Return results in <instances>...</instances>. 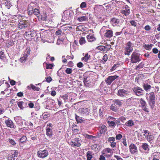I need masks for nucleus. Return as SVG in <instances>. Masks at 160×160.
<instances>
[{
	"label": "nucleus",
	"instance_id": "cd10ccee",
	"mask_svg": "<svg viewBox=\"0 0 160 160\" xmlns=\"http://www.w3.org/2000/svg\"><path fill=\"white\" fill-rule=\"evenodd\" d=\"M103 8L102 6L96 7L94 8L95 11H98L99 13H101L102 12V9Z\"/></svg>",
	"mask_w": 160,
	"mask_h": 160
},
{
	"label": "nucleus",
	"instance_id": "2eb2a0df",
	"mask_svg": "<svg viewBox=\"0 0 160 160\" xmlns=\"http://www.w3.org/2000/svg\"><path fill=\"white\" fill-rule=\"evenodd\" d=\"M81 113L83 116H86L89 113V110L88 108H84L82 109Z\"/></svg>",
	"mask_w": 160,
	"mask_h": 160
},
{
	"label": "nucleus",
	"instance_id": "0eeeda50",
	"mask_svg": "<svg viewBox=\"0 0 160 160\" xmlns=\"http://www.w3.org/2000/svg\"><path fill=\"white\" fill-rule=\"evenodd\" d=\"M117 94L118 96L123 98L126 97L129 95V93L128 92L127 90L122 89L119 90Z\"/></svg>",
	"mask_w": 160,
	"mask_h": 160
},
{
	"label": "nucleus",
	"instance_id": "39448f33",
	"mask_svg": "<svg viewBox=\"0 0 160 160\" xmlns=\"http://www.w3.org/2000/svg\"><path fill=\"white\" fill-rule=\"evenodd\" d=\"M149 95L150 100L149 104L151 108H153L155 103V95L153 92L150 93L149 94Z\"/></svg>",
	"mask_w": 160,
	"mask_h": 160
},
{
	"label": "nucleus",
	"instance_id": "dca6fc26",
	"mask_svg": "<svg viewBox=\"0 0 160 160\" xmlns=\"http://www.w3.org/2000/svg\"><path fill=\"white\" fill-rule=\"evenodd\" d=\"M5 123L7 127H9L11 128H14L13 122L11 120H6L5 121Z\"/></svg>",
	"mask_w": 160,
	"mask_h": 160
},
{
	"label": "nucleus",
	"instance_id": "864d4df0",
	"mask_svg": "<svg viewBox=\"0 0 160 160\" xmlns=\"http://www.w3.org/2000/svg\"><path fill=\"white\" fill-rule=\"evenodd\" d=\"M9 142L11 144L13 145H14L16 144V143H15L14 141L12 139H9Z\"/></svg>",
	"mask_w": 160,
	"mask_h": 160
},
{
	"label": "nucleus",
	"instance_id": "393cba45",
	"mask_svg": "<svg viewBox=\"0 0 160 160\" xmlns=\"http://www.w3.org/2000/svg\"><path fill=\"white\" fill-rule=\"evenodd\" d=\"M46 134L50 137H51L52 135V129L49 128H48L46 129Z\"/></svg>",
	"mask_w": 160,
	"mask_h": 160
},
{
	"label": "nucleus",
	"instance_id": "58836bf2",
	"mask_svg": "<svg viewBox=\"0 0 160 160\" xmlns=\"http://www.w3.org/2000/svg\"><path fill=\"white\" fill-rule=\"evenodd\" d=\"M79 43L81 45L85 43L86 42L85 39L83 37H81L79 41Z\"/></svg>",
	"mask_w": 160,
	"mask_h": 160
},
{
	"label": "nucleus",
	"instance_id": "603ef678",
	"mask_svg": "<svg viewBox=\"0 0 160 160\" xmlns=\"http://www.w3.org/2000/svg\"><path fill=\"white\" fill-rule=\"evenodd\" d=\"M102 154L104 155L107 158H109L110 157L112 156V154H110L109 153H102Z\"/></svg>",
	"mask_w": 160,
	"mask_h": 160
},
{
	"label": "nucleus",
	"instance_id": "c85d7f7f",
	"mask_svg": "<svg viewBox=\"0 0 160 160\" xmlns=\"http://www.w3.org/2000/svg\"><path fill=\"white\" fill-rule=\"evenodd\" d=\"M97 49L101 51L104 52L107 51L108 49L105 46H99L97 47Z\"/></svg>",
	"mask_w": 160,
	"mask_h": 160
},
{
	"label": "nucleus",
	"instance_id": "de8ad7c7",
	"mask_svg": "<svg viewBox=\"0 0 160 160\" xmlns=\"http://www.w3.org/2000/svg\"><path fill=\"white\" fill-rule=\"evenodd\" d=\"M130 23L131 24L132 26H134V27H136L137 25V22L135 21L132 20L130 22Z\"/></svg>",
	"mask_w": 160,
	"mask_h": 160
},
{
	"label": "nucleus",
	"instance_id": "4c0bfd02",
	"mask_svg": "<svg viewBox=\"0 0 160 160\" xmlns=\"http://www.w3.org/2000/svg\"><path fill=\"white\" fill-rule=\"evenodd\" d=\"M30 86H31V88H32V89L34 90L39 91L40 90V88L38 87H36L35 86L33 85L32 84H30Z\"/></svg>",
	"mask_w": 160,
	"mask_h": 160
},
{
	"label": "nucleus",
	"instance_id": "412c9836",
	"mask_svg": "<svg viewBox=\"0 0 160 160\" xmlns=\"http://www.w3.org/2000/svg\"><path fill=\"white\" fill-rule=\"evenodd\" d=\"M29 53H28L26 54L23 57H22L20 59V61L21 62H25V61L27 60V57H28Z\"/></svg>",
	"mask_w": 160,
	"mask_h": 160
},
{
	"label": "nucleus",
	"instance_id": "4d7b16f0",
	"mask_svg": "<svg viewBox=\"0 0 160 160\" xmlns=\"http://www.w3.org/2000/svg\"><path fill=\"white\" fill-rule=\"evenodd\" d=\"M108 59V56L107 55L105 54L103 57L102 60L103 61V62H105L107 61Z\"/></svg>",
	"mask_w": 160,
	"mask_h": 160
},
{
	"label": "nucleus",
	"instance_id": "79ce46f5",
	"mask_svg": "<svg viewBox=\"0 0 160 160\" xmlns=\"http://www.w3.org/2000/svg\"><path fill=\"white\" fill-rule=\"evenodd\" d=\"M99 113L100 116L102 117L103 116V108H100L99 110Z\"/></svg>",
	"mask_w": 160,
	"mask_h": 160
},
{
	"label": "nucleus",
	"instance_id": "1a4fd4ad",
	"mask_svg": "<svg viewBox=\"0 0 160 160\" xmlns=\"http://www.w3.org/2000/svg\"><path fill=\"white\" fill-rule=\"evenodd\" d=\"M48 154V152L47 150L43 151H39L38 152V155L40 158H43L47 157Z\"/></svg>",
	"mask_w": 160,
	"mask_h": 160
},
{
	"label": "nucleus",
	"instance_id": "c756f323",
	"mask_svg": "<svg viewBox=\"0 0 160 160\" xmlns=\"http://www.w3.org/2000/svg\"><path fill=\"white\" fill-rule=\"evenodd\" d=\"M117 106L114 103L112 104L110 107V109L112 111L116 112L117 110Z\"/></svg>",
	"mask_w": 160,
	"mask_h": 160
},
{
	"label": "nucleus",
	"instance_id": "3c124183",
	"mask_svg": "<svg viewBox=\"0 0 160 160\" xmlns=\"http://www.w3.org/2000/svg\"><path fill=\"white\" fill-rule=\"evenodd\" d=\"M53 65L52 64H47L46 68L47 69H52Z\"/></svg>",
	"mask_w": 160,
	"mask_h": 160
},
{
	"label": "nucleus",
	"instance_id": "72a5a7b5",
	"mask_svg": "<svg viewBox=\"0 0 160 160\" xmlns=\"http://www.w3.org/2000/svg\"><path fill=\"white\" fill-rule=\"evenodd\" d=\"M24 104V102L22 101L19 102H17V104L18 107L21 109H23L24 108V107L23 106Z\"/></svg>",
	"mask_w": 160,
	"mask_h": 160
},
{
	"label": "nucleus",
	"instance_id": "a19ab883",
	"mask_svg": "<svg viewBox=\"0 0 160 160\" xmlns=\"http://www.w3.org/2000/svg\"><path fill=\"white\" fill-rule=\"evenodd\" d=\"M152 46L153 45L152 44H151L150 45H145V48L147 50H150L152 48Z\"/></svg>",
	"mask_w": 160,
	"mask_h": 160
},
{
	"label": "nucleus",
	"instance_id": "f257e3e1",
	"mask_svg": "<svg viewBox=\"0 0 160 160\" xmlns=\"http://www.w3.org/2000/svg\"><path fill=\"white\" fill-rule=\"evenodd\" d=\"M109 27L103 26L100 30V32H103L104 36L107 38H110L113 36V32L111 30L109 29Z\"/></svg>",
	"mask_w": 160,
	"mask_h": 160
},
{
	"label": "nucleus",
	"instance_id": "20e7f679",
	"mask_svg": "<svg viewBox=\"0 0 160 160\" xmlns=\"http://www.w3.org/2000/svg\"><path fill=\"white\" fill-rule=\"evenodd\" d=\"M141 60L140 54L134 52L131 57V61L132 63H136L139 62Z\"/></svg>",
	"mask_w": 160,
	"mask_h": 160
},
{
	"label": "nucleus",
	"instance_id": "6ab92c4d",
	"mask_svg": "<svg viewBox=\"0 0 160 160\" xmlns=\"http://www.w3.org/2000/svg\"><path fill=\"white\" fill-rule=\"evenodd\" d=\"M143 87L144 89L147 92L150 91V90L151 88V86L148 83H144Z\"/></svg>",
	"mask_w": 160,
	"mask_h": 160
},
{
	"label": "nucleus",
	"instance_id": "f704fd0d",
	"mask_svg": "<svg viewBox=\"0 0 160 160\" xmlns=\"http://www.w3.org/2000/svg\"><path fill=\"white\" fill-rule=\"evenodd\" d=\"M152 156H153V159L152 160H159L156 157L157 156H160V153L158 152H155L153 153L152 154Z\"/></svg>",
	"mask_w": 160,
	"mask_h": 160
},
{
	"label": "nucleus",
	"instance_id": "f03ea898",
	"mask_svg": "<svg viewBox=\"0 0 160 160\" xmlns=\"http://www.w3.org/2000/svg\"><path fill=\"white\" fill-rule=\"evenodd\" d=\"M133 44L131 41H129L126 43L125 47L124 54L125 55L128 56L130 55V53L133 51Z\"/></svg>",
	"mask_w": 160,
	"mask_h": 160
},
{
	"label": "nucleus",
	"instance_id": "4468645a",
	"mask_svg": "<svg viewBox=\"0 0 160 160\" xmlns=\"http://www.w3.org/2000/svg\"><path fill=\"white\" fill-rule=\"evenodd\" d=\"M130 152L132 154H134L138 152L137 147L133 144H131L129 146Z\"/></svg>",
	"mask_w": 160,
	"mask_h": 160
},
{
	"label": "nucleus",
	"instance_id": "e2e57ef3",
	"mask_svg": "<svg viewBox=\"0 0 160 160\" xmlns=\"http://www.w3.org/2000/svg\"><path fill=\"white\" fill-rule=\"evenodd\" d=\"M28 105L30 108H33L34 104L32 102H30Z\"/></svg>",
	"mask_w": 160,
	"mask_h": 160
},
{
	"label": "nucleus",
	"instance_id": "13d9d810",
	"mask_svg": "<svg viewBox=\"0 0 160 160\" xmlns=\"http://www.w3.org/2000/svg\"><path fill=\"white\" fill-rule=\"evenodd\" d=\"M52 80L51 77H48L46 78V81L48 82H50Z\"/></svg>",
	"mask_w": 160,
	"mask_h": 160
},
{
	"label": "nucleus",
	"instance_id": "5701e85b",
	"mask_svg": "<svg viewBox=\"0 0 160 160\" xmlns=\"http://www.w3.org/2000/svg\"><path fill=\"white\" fill-rule=\"evenodd\" d=\"M121 101L119 99H115L113 102L116 106L118 105L117 107H120L122 104V102H121Z\"/></svg>",
	"mask_w": 160,
	"mask_h": 160
},
{
	"label": "nucleus",
	"instance_id": "052dcab7",
	"mask_svg": "<svg viewBox=\"0 0 160 160\" xmlns=\"http://www.w3.org/2000/svg\"><path fill=\"white\" fill-rule=\"evenodd\" d=\"M26 137L25 136L22 137V138H21L20 139V142H24V141L26 140Z\"/></svg>",
	"mask_w": 160,
	"mask_h": 160
},
{
	"label": "nucleus",
	"instance_id": "49530a36",
	"mask_svg": "<svg viewBox=\"0 0 160 160\" xmlns=\"http://www.w3.org/2000/svg\"><path fill=\"white\" fill-rule=\"evenodd\" d=\"M108 122L110 126L114 127L115 126V123L113 121H108Z\"/></svg>",
	"mask_w": 160,
	"mask_h": 160
},
{
	"label": "nucleus",
	"instance_id": "c03bdc74",
	"mask_svg": "<svg viewBox=\"0 0 160 160\" xmlns=\"http://www.w3.org/2000/svg\"><path fill=\"white\" fill-rule=\"evenodd\" d=\"M140 103L141 104L142 107L144 106L145 105H146V102L142 98L140 99Z\"/></svg>",
	"mask_w": 160,
	"mask_h": 160
},
{
	"label": "nucleus",
	"instance_id": "a18cd8bd",
	"mask_svg": "<svg viewBox=\"0 0 160 160\" xmlns=\"http://www.w3.org/2000/svg\"><path fill=\"white\" fill-rule=\"evenodd\" d=\"M143 67V64L142 63H140L136 68V69L139 70L140 68H142Z\"/></svg>",
	"mask_w": 160,
	"mask_h": 160
},
{
	"label": "nucleus",
	"instance_id": "9b49d317",
	"mask_svg": "<svg viewBox=\"0 0 160 160\" xmlns=\"http://www.w3.org/2000/svg\"><path fill=\"white\" fill-rule=\"evenodd\" d=\"M118 77V76L117 75L109 76L105 80V82L108 85H110L114 80L117 78Z\"/></svg>",
	"mask_w": 160,
	"mask_h": 160
},
{
	"label": "nucleus",
	"instance_id": "a211bd4d",
	"mask_svg": "<svg viewBox=\"0 0 160 160\" xmlns=\"http://www.w3.org/2000/svg\"><path fill=\"white\" fill-rule=\"evenodd\" d=\"M87 38L89 42H92L96 40V38L94 35L89 34L87 36Z\"/></svg>",
	"mask_w": 160,
	"mask_h": 160
},
{
	"label": "nucleus",
	"instance_id": "69168bd1",
	"mask_svg": "<svg viewBox=\"0 0 160 160\" xmlns=\"http://www.w3.org/2000/svg\"><path fill=\"white\" fill-rule=\"evenodd\" d=\"M86 137L88 139H92L93 138H94V136H93L89 135L88 134L86 135Z\"/></svg>",
	"mask_w": 160,
	"mask_h": 160
},
{
	"label": "nucleus",
	"instance_id": "7c9ffc66",
	"mask_svg": "<svg viewBox=\"0 0 160 160\" xmlns=\"http://www.w3.org/2000/svg\"><path fill=\"white\" fill-rule=\"evenodd\" d=\"M75 118L78 123H81L83 122L82 118L77 116L76 114H75Z\"/></svg>",
	"mask_w": 160,
	"mask_h": 160
},
{
	"label": "nucleus",
	"instance_id": "4be33fe9",
	"mask_svg": "<svg viewBox=\"0 0 160 160\" xmlns=\"http://www.w3.org/2000/svg\"><path fill=\"white\" fill-rule=\"evenodd\" d=\"M134 122L132 120H130L125 123V125L128 127H131L134 125Z\"/></svg>",
	"mask_w": 160,
	"mask_h": 160
},
{
	"label": "nucleus",
	"instance_id": "338daca9",
	"mask_svg": "<svg viewBox=\"0 0 160 160\" xmlns=\"http://www.w3.org/2000/svg\"><path fill=\"white\" fill-rule=\"evenodd\" d=\"M62 33V31L61 30L59 29L56 32L55 34L56 35H60Z\"/></svg>",
	"mask_w": 160,
	"mask_h": 160
},
{
	"label": "nucleus",
	"instance_id": "0e129e2a",
	"mask_svg": "<svg viewBox=\"0 0 160 160\" xmlns=\"http://www.w3.org/2000/svg\"><path fill=\"white\" fill-rule=\"evenodd\" d=\"M116 142H112L111 143L110 146L113 148H115L116 147Z\"/></svg>",
	"mask_w": 160,
	"mask_h": 160
},
{
	"label": "nucleus",
	"instance_id": "c9c22d12",
	"mask_svg": "<svg viewBox=\"0 0 160 160\" xmlns=\"http://www.w3.org/2000/svg\"><path fill=\"white\" fill-rule=\"evenodd\" d=\"M0 58L2 60H5L6 58L4 52L2 51H0Z\"/></svg>",
	"mask_w": 160,
	"mask_h": 160
},
{
	"label": "nucleus",
	"instance_id": "37998d69",
	"mask_svg": "<svg viewBox=\"0 0 160 160\" xmlns=\"http://www.w3.org/2000/svg\"><path fill=\"white\" fill-rule=\"evenodd\" d=\"M72 70L71 68H67L65 70V72L68 74H70L72 73Z\"/></svg>",
	"mask_w": 160,
	"mask_h": 160
},
{
	"label": "nucleus",
	"instance_id": "423d86ee",
	"mask_svg": "<svg viewBox=\"0 0 160 160\" xmlns=\"http://www.w3.org/2000/svg\"><path fill=\"white\" fill-rule=\"evenodd\" d=\"M132 90L134 92L135 94L138 96H140L142 95L143 90L142 88L138 86L134 87L132 88Z\"/></svg>",
	"mask_w": 160,
	"mask_h": 160
},
{
	"label": "nucleus",
	"instance_id": "6e6552de",
	"mask_svg": "<svg viewBox=\"0 0 160 160\" xmlns=\"http://www.w3.org/2000/svg\"><path fill=\"white\" fill-rule=\"evenodd\" d=\"M121 13L125 16L128 15L130 13V8L127 5L123 6L121 10Z\"/></svg>",
	"mask_w": 160,
	"mask_h": 160
},
{
	"label": "nucleus",
	"instance_id": "2f4dec72",
	"mask_svg": "<svg viewBox=\"0 0 160 160\" xmlns=\"http://www.w3.org/2000/svg\"><path fill=\"white\" fill-rule=\"evenodd\" d=\"M87 19V18L85 16H83L80 17H78L77 20L79 22H82L85 21Z\"/></svg>",
	"mask_w": 160,
	"mask_h": 160
},
{
	"label": "nucleus",
	"instance_id": "6e6d98bb",
	"mask_svg": "<svg viewBox=\"0 0 160 160\" xmlns=\"http://www.w3.org/2000/svg\"><path fill=\"white\" fill-rule=\"evenodd\" d=\"M152 52L154 54H157L158 52V51L157 48H154L152 49Z\"/></svg>",
	"mask_w": 160,
	"mask_h": 160
},
{
	"label": "nucleus",
	"instance_id": "e433bc0d",
	"mask_svg": "<svg viewBox=\"0 0 160 160\" xmlns=\"http://www.w3.org/2000/svg\"><path fill=\"white\" fill-rule=\"evenodd\" d=\"M90 57V55H88V54L87 53L85 55V56L83 57L82 58V60H84V61L86 62L87 61L88 59V58Z\"/></svg>",
	"mask_w": 160,
	"mask_h": 160
},
{
	"label": "nucleus",
	"instance_id": "a878e982",
	"mask_svg": "<svg viewBox=\"0 0 160 160\" xmlns=\"http://www.w3.org/2000/svg\"><path fill=\"white\" fill-rule=\"evenodd\" d=\"M18 156V152L15 151L14 153L7 158L8 160H12V158L14 157H16Z\"/></svg>",
	"mask_w": 160,
	"mask_h": 160
},
{
	"label": "nucleus",
	"instance_id": "8fccbe9b",
	"mask_svg": "<svg viewBox=\"0 0 160 160\" xmlns=\"http://www.w3.org/2000/svg\"><path fill=\"white\" fill-rule=\"evenodd\" d=\"M142 108L143 110L146 112H149V110L148 108L146 107V105H145L144 106L142 107Z\"/></svg>",
	"mask_w": 160,
	"mask_h": 160
},
{
	"label": "nucleus",
	"instance_id": "774afa93",
	"mask_svg": "<svg viewBox=\"0 0 160 160\" xmlns=\"http://www.w3.org/2000/svg\"><path fill=\"white\" fill-rule=\"evenodd\" d=\"M99 160H105V158L104 156L101 155L100 156Z\"/></svg>",
	"mask_w": 160,
	"mask_h": 160
},
{
	"label": "nucleus",
	"instance_id": "473e14b6",
	"mask_svg": "<svg viewBox=\"0 0 160 160\" xmlns=\"http://www.w3.org/2000/svg\"><path fill=\"white\" fill-rule=\"evenodd\" d=\"M107 130V127L105 125L102 126L101 127L100 133L102 134L104 133Z\"/></svg>",
	"mask_w": 160,
	"mask_h": 160
},
{
	"label": "nucleus",
	"instance_id": "7ed1b4c3",
	"mask_svg": "<svg viewBox=\"0 0 160 160\" xmlns=\"http://www.w3.org/2000/svg\"><path fill=\"white\" fill-rule=\"evenodd\" d=\"M32 4L30 3L29 5L28 9V11L29 15H31L33 13L34 15H36L38 18H41V15H40L38 9H35L34 10L32 8Z\"/></svg>",
	"mask_w": 160,
	"mask_h": 160
},
{
	"label": "nucleus",
	"instance_id": "ea45409f",
	"mask_svg": "<svg viewBox=\"0 0 160 160\" xmlns=\"http://www.w3.org/2000/svg\"><path fill=\"white\" fill-rule=\"evenodd\" d=\"M115 140V138L113 137H109L108 139V141L111 143L112 142H114Z\"/></svg>",
	"mask_w": 160,
	"mask_h": 160
},
{
	"label": "nucleus",
	"instance_id": "ddd939ff",
	"mask_svg": "<svg viewBox=\"0 0 160 160\" xmlns=\"http://www.w3.org/2000/svg\"><path fill=\"white\" fill-rule=\"evenodd\" d=\"M79 141V138H76L73 141H72L70 142V144L72 146L79 147L81 146V144L78 142Z\"/></svg>",
	"mask_w": 160,
	"mask_h": 160
},
{
	"label": "nucleus",
	"instance_id": "bf43d9fd",
	"mask_svg": "<svg viewBox=\"0 0 160 160\" xmlns=\"http://www.w3.org/2000/svg\"><path fill=\"white\" fill-rule=\"evenodd\" d=\"M151 29V27L148 25L144 27V29L147 31H149Z\"/></svg>",
	"mask_w": 160,
	"mask_h": 160
},
{
	"label": "nucleus",
	"instance_id": "680f3d73",
	"mask_svg": "<svg viewBox=\"0 0 160 160\" xmlns=\"http://www.w3.org/2000/svg\"><path fill=\"white\" fill-rule=\"evenodd\" d=\"M62 98L64 99L65 102H66V101L68 99V96L66 94L63 95Z\"/></svg>",
	"mask_w": 160,
	"mask_h": 160
},
{
	"label": "nucleus",
	"instance_id": "f3484780",
	"mask_svg": "<svg viewBox=\"0 0 160 160\" xmlns=\"http://www.w3.org/2000/svg\"><path fill=\"white\" fill-rule=\"evenodd\" d=\"M143 136L145 137L147 140L149 142L152 141L154 138V137L151 134V133L148 134L147 135H145V134H143Z\"/></svg>",
	"mask_w": 160,
	"mask_h": 160
},
{
	"label": "nucleus",
	"instance_id": "9d476101",
	"mask_svg": "<svg viewBox=\"0 0 160 160\" xmlns=\"http://www.w3.org/2000/svg\"><path fill=\"white\" fill-rule=\"evenodd\" d=\"M19 28L20 29H23L28 27L29 24L26 21L24 20H19Z\"/></svg>",
	"mask_w": 160,
	"mask_h": 160
},
{
	"label": "nucleus",
	"instance_id": "aec40b11",
	"mask_svg": "<svg viewBox=\"0 0 160 160\" xmlns=\"http://www.w3.org/2000/svg\"><path fill=\"white\" fill-rule=\"evenodd\" d=\"M102 153H109L112 154L113 152L112 149L109 148H107L104 149L102 151Z\"/></svg>",
	"mask_w": 160,
	"mask_h": 160
},
{
	"label": "nucleus",
	"instance_id": "b1692460",
	"mask_svg": "<svg viewBox=\"0 0 160 160\" xmlns=\"http://www.w3.org/2000/svg\"><path fill=\"white\" fill-rule=\"evenodd\" d=\"M86 157L87 160H91L92 158H93L92 156V152L90 151L87 152Z\"/></svg>",
	"mask_w": 160,
	"mask_h": 160
},
{
	"label": "nucleus",
	"instance_id": "f8f14e48",
	"mask_svg": "<svg viewBox=\"0 0 160 160\" xmlns=\"http://www.w3.org/2000/svg\"><path fill=\"white\" fill-rule=\"evenodd\" d=\"M121 22L120 19L115 18H112L111 21V23L113 26H119Z\"/></svg>",
	"mask_w": 160,
	"mask_h": 160
},
{
	"label": "nucleus",
	"instance_id": "09e8293b",
	"mask_svg": "<svg viewBox=\"0 0 160 160\" xmlns=\"http://www.w3.org/2000/svg\"><path fill=\"white\" fill-rule=\"evenodd\" d=\"M87 5L85 2H83L80 5V7L81 8H85L86 7Z\"/></svg>",
	"mask_w": 160,
	"mask_h": 160
},
{
	"label": "nucleus",
	"instance_id": "5fc2aeb1",
	"mask_svg": "<svg viewBox=\"0 0 160 160\" xmlns=\"http://www.w3.org/2000/svg\"><path fill=\"white\" fill-rule=\"evenodd\" d=\"M122 138V135L120 134H119L116 135V139L119 140L121 139Z\"/></svg>",
	"mask_w": 160,
	"mask_h": 160
},
{
	"label": "nucleus",
	"instance_id": "bb28decb",
	"mask_svg": "<svg viewBox=\"0 0 160 160\" xmlns=\"http://www.w3.org/2000/svg\"><path fill=\"white\" fill-rule=\"evenodd\" d=\"M141 147L144 150L148 151L149 150V146L146 143H143Z\"/></svg>",
	"mask_w": 160,
	"mask_h": 160
}]
</instances>
